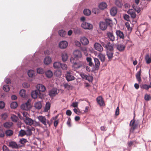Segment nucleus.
<instances>
[{"instance_id": "11", "label": "nucleus", "mask_w": 151, "mask_h": 151, "mask_svg": "<svg viewBox=\"0 0 151 151\" xmlns=\"http://www.w3.org/2000/svg\"><path fill=\"white\" fill-rule=\"evenodd\" d=\"M45 87L43 85L41 84H38L37 86V90L40 93L41 92H43L45 90Z\"/></svg>"}, {"instance_id": "60", "label": "nucleus", "mask_w": 151, "mask_h": 151, "mask_svg": "<svg viewBox=\"0 0 151 151\" xmlns=\"http://www.w3.org/2000/svg\"><path fill=\"white\" fill-rule=\"evenodd\" d=\"M60 68H62V69L63 70H66L67 69V66L66 64H62L61 63V66H60Z\"/></svg>"}, {"instance_id": "5", "label": "nucleus", "mask_w": 151, "mask_h": 151, "mask_svg": "<svg viewBox=\"0 0 151 151\" xmlns=\"http://www.w3.org/2000/svg\"><path fill=\"white\" fill-rule=\"evenodd\" d=\"M102 45L105 47L106 49V51H113L114 45L113 43L108 42L107 44H105L104 43L102 42Z\"/></svg>"}, {"instance_id": "38", "label": "nucleus", "mask_w": 151, "mask_h": 151, "mask_svg": "<svg viewBox=\"0 0 151 151\" xmlns=\"http://www.w3.org/2000/svg\"><path fill=\"white\" fill-rule=\"evenodd\" d=\"M141 75V71L140 70L138 71L136 74V78L137 81L139 82H140L141 81V78L140 77Z\"/></svg>"}, {"instance_id": "27", "label": "nucleus", "mask_w": 151, "mask_h": 151, "mask_svg": "<svg viewBox=\"0 0 151 151\" xmlns=\"http://www.w3.org/2000/svg\"><path fill=\"white\" fill-rule=\"evenodd\" d=\"M113 51H106V55L109 60L111 59L113 57Z\"/></svg>"}, {"instance_id": "53", "label": "nucleus", "mask_w": 151, "mask_h": 151, "mask_svg": "<svg viewBox=\"0 0 151 151\" xmlns=\"http://www.w3.org/2000/svg\"><path fill=\"white\" fill-rule=\"evenodd\" d=\"M63 86L65 88L68 89H69L72 87V86L69 85L67 83H65L64 84H63Z\"/></svg>"}, {"instance_id": "31", "label": "nucleus", "mask_w": 151, "mask_h": 151, "mask_svg": "<svg viewBox=\"0 0 151 151\" xmlns=\"http://www.w3.org/2000/svg\"><path fill=\"white\" fill-rule=\"evenodd\" d=\"M107 5L106 3L102 2L99 5V8L101 9H104L106 8Z\"/></svg>"}, {"instance_id": "29", "label": "nucleus", "mask_w": 151, "mask_h": 151, "mask_svg": "<svg viewBox=\"0 0 151 151\" xmlns=\"http://www.w3.org/2000/svg\"><path fill=\"white\" fill-rule=\"evenodd\" d=\"M61 63L58 62H55L53 63V66L54 68L56 69H58L60 68Z\"/></svg>"}, {"instance_id": "30", "label": "nucleus", "mask_w": 151, "mask_h": 151, "mask_svg": "<svg viewBox=\"0 0 151 151\" xmlns=\"http://www.w3.org/2000/svg\"><path fill=\"white\" fill-rule=\"evenodd\" d=\"M145 59L147 64H149L151 62V57L149 54H147L145 57Z\"/></svg>"}, {"instance_id": "49", "label": "nucleus", "mask_w": 151, "mask_h": 151, "mask_svg": "<svg viewBox=\"0 0 151 151\" xmlns=\"http://www.w3.org/2000/svg\"><path fill=\"white\" fill-rule=\"evenodd\" d=\"M10 106L12 108L15 109L17 107V104L16 102H13L11 104Z\"/></svg>"}, {"instance_id": "23", "label": "nucleus", "mask_w": 151, "mask_h": 151, "mask_svg": "<svg viewBox=\"0 0 151 151\" xmlns=\"http://www.w3.org/2000/svg\"><path fill=\"white\" fill-rule=\"evenodd\" d=\"M74 55L76 58H81L82 56L81 52L78 50H75L73 52Z\"/></svg>"}, {"instance_id": "13", "label": "nucleus", "mask_w": 151, "mask_h": 151, "mask_svg": "<svg viewBox=\"0 0 151 151\" xmlns=\"http://www.w3.org/2000/svg\"><path fill=\"white\" fill-rule=\"evenodd\" d=\"M8 146L12 148L18 149L19 147L17 143L14 141L10 142H9Z\"/></svg>"}, {"instance_id": "61", "label": "nucleus", "mask_w": 151, "mask_h": 151, "mask_svg": "<svg viewBox=\"0 0 151 151\" xmlns=\"http://www.w3.org/2000/svg\"><path fill=\"white\" fill-rule=\"evenodd\" d=\"M142 87L143 88L146 90H148L149 88H150L149 85L146 84L143 85L142 86Z\"/></svg>"}, {"instance_id": "22", "label": "nucleus", "mask_w": 151, "mask_h": 151, "mask_svg": "<svg viewBox=\"0 0 151 151\" xmlns=\"http://www.w3.org/2000/svg\"><path fill=\"white\" fill-rule=\"evenodd\" d=\"M117 9L115 7H114L111 9L110 13L111 15L113 16H114L116 15L117 12Z\"/></svg>"}, {"instance_id": "58", "label": "nucleus", "mask_w": 151, "mask_h": 151, "mask_svg": "<svg viewBox=\"0 0 151 151\" xmlns=\"http://www.w3.org/2000/svg\"><path fill=\"white\" fill-rule=\"evenodd\" d=\"M73 111L76 114L78 115H80L81 114V112L79 109H76L74 108L73 109Z\"/></svg>"}, {"instance_id": "32", "label": "nucleus", "mask_w": 151, "mask_h": 151, "mask_svg": "<svg viewBox=\"0 0 151 151\" xmlns=\"http://www.w3.org/2000/svg\"><path fill=\"white\" fill-rule=\"evenodd\" d=\"M50 104L49 102H47L45 106L44 109V111L45 112H47L50 108Z\"/></svg>"}, {"instance_id": "56", "label": "nucleus", "mask_w": 151, "mask_h": 151, "mask_svg": "<svg viewBox=\"0 0 151 151\" xmlns=\"http://www.w3.org/2000/svg\"><path fill=\"white\" fill-rule=\"evenodd\" d=\"M151 99V96L149 95L146 94L144 96V99L145 100L148 101L150 100Z\"/></svg>"}, {"instance_id": "12", "label": "nucleus", "mask_w": 151, "mask_h": 151, "mask_svg": "<svg viewBox=\"0 0 151 151\" xmlns=\"http://www.w3.org/2000/svg\"><path fill=\"white\" fill-rule=\"evenodd\" d=\"M68 45V43L65 41H63L60 42L59 45V47L61 49H65Z\"/></svg>"}, {"instance_id": "1", "label": "nucleus", "mask_w": 151, "mask_h": 151, "mask_svg": "<svg viewBox=\"0 0 151 151\" xmlns=\"http://www.w3.org/2000/svg\"><path fill=\"white\" fill-rule=\"evenodd\" d=\"M71 63L73 64L72 68L74 70L80 68L82 66V63L78 61H76L75 58L72 57L70 59Z\"/></svg>"}, {"instance_id": "39", "label": "nucleus", "mask_w": 151, "mask_h": 151, "mask_svg": "<svg viewBox=\"0 0 151 151\" xmlns=\"http://www.w3.org/2000/svg\"><path fill=\"white\" fill-rule=\"evenodd\" d=\"M1 117L2 119L3 120H6L8 117V115L7 113H4L1 114Z\"/></svg>"}, {"instance_id": "62", "label": "nucleus", "mask_w": 151, "mask_h": 151, "mask_svg": "<svg viewBox=\"0 0 151 151\" xmlns=\"http://www.w3.org/2000/svg\"><path fill=\"white\" fill-rule=\"evenodd\" d=\"M78 102H74L72 104L71 106L73 107H77L78 106Z\"/></svg>"}, {"instance_id": "19", "label": "nucleus", "mask_w": 151, "mask_h": 151, "mask_svg": "<svg viewBox=\"0 0 151 151\" xmlns=\"http://www.w3.org/2000/svg\"><path fill=\"white\" fill-rule=\"evenodd\" d=\"M116 33L117 36L120 38L123 39L124 37V35L123 32L120 30H117L116 31Z\"/></svg>"}, {"instance_id": "14", "label": "nucleus", "mask_w": 151, "mask_h": 151, "mask_svg": "<svg viewBox=\"0 0 151 151\" xmlns=\"http://www.w3.org/2000/svg\"><path fill=\"white\" fill-rule=\"evenodd\" d=\"M58 93L57 89L56 88H53L50 91L49 94L50 96H54Z\"/></svg>"}, {"instance_id": "3", "label": "nucleus", "mask_w": 151, "mask_h": 151, "mask_svg": "<svg viewBox=\"0 0 151 151\" xmlns=\"http://www.w3.org/2000/svg\"><path fill=\"white\" fill-rule=\"evenodd\" d=\"M31 95L32 97L34 99H36L37 97L40 99H42L43 97V94L41 93H40L37 89L32 91Z\"/></svg>"}, {"instance_id": "35", "label": "nucleus", "mask_w": 151, "mask_h": 151, "mask_svg": "<svg viewBox=\"0 0 151 151\" xmlns=\"http://www.w3.org/2000/svg\"><path fill=\"white\" fill-rule=\"evenodd\" d=\"M19 94L22 97L25 98L26 96V92L25 90L24 89L21 90L19 91Z\"/></svg>"}, {"instance_id": "21", "label": "nucleus", "mask_w": 151, "mask_h": 151, "mask_svg": "<svg viewBox=\"0 0 151 151\" xmlns=\"http://www.w3.org/2000/svg\"><path fill=\"white\" fill-rule=\"evenodd\" d=\"M51 61L52 60L51 58L49 56L46 57L44 60V63L46 65L49 64Z\"/></svg>"}, {"instance_id": "28", "label": "nucleus", "mask_w": 151, "mask_h": 151, "mask_svg": "<svg viewBox=\"0 0 151 151\" xmlns=\"http://www.w3.org/2000/svg\"><path fill=\"white\" fill-rule=\"evenodd\" d=\"M107 35L110 40L113 41L115 40V37L113 33L109 32L107 33Z\"/></svg>"}, {"instance_id": "51", "label": "nucleus", "mask_w": 151, "mask_h": 151, "mask_svg": "<svg viewBox=\"0 0 151 151\" xmlns=\"http://www.w3.org/2000/svg\"><path fill=\"white\" fill-rule=\"evenodd\" d=\"M3 90L6 92L8 91L9 90V88L8 85L6 84L3 86Z\"/></svg>"}, {"instance_id": "40", "label": "nucleus", "mask_w": 151, "mask_h": 151, "mask_svg": "<svg viewBox=\"0 0 151 151\" xmlns=\"http://www.w3.org/2000/svg\"><path fill=\"white\" fill-rule=\"evenodd\" d=\"M94 61L96 68H98L100 65V63L99 60L97 58H94Z\"/></svg>"}, {"instance_id": "52", "label": "nucleus", "mask_w": 151, "mask_h": 151, "mask_svg": "<svg viewBox=\"0 0 151 151\" xmlns=\"http://www.w3.org/2000/svg\"><path fill=\"white\" fill-rule=\"evenodd\" d=\"M86 60L89 63V65L90 66H92L93 65V63H92V59L91 58L87 57L86 58Z\"/></svg>"}, {"instance_id": "6", "label": "nucleus", "mask_w": 151, "mask_h": 151, "mask_svg": "<svg viewBox=\"0 0 151 151\" xmlns=\"http://www.w3.org/2000/svg\"><path fill=\"white\" fill-rule=\"evenodd\" d=\"M29 101V100H28L26 103L22 104L21 107L22 109L28 111L31 108V105Z\"/></svg>"}, {"instance_id": "57", "label": "nucleus", "mask_w": 151, "mask_h": 151, "mask_svg": "<svg viewBox=\"0 0 151 151\" xmlns=\"http://www.w3.org/2000/svg\"><path fill=\"white\" fill-rule=\"evenodd\" d=\"M23 86L25 88H27L30 86L29 84L27 82H24L22 84Z\"/></svg>"}, {"instance_id": "8", "label": "nucleus", "mask_w": 151, "mask_h": 151, "mask_svg": "<svg viewBox=\"0 0 151 151\" xmlns=\"http://www.w3.org/2000/svg\"><path fill=\"white\" fill-rule=\"evenodd\" d=\"M134 123L135 120L134 119L132 120L130 122L129 125L132 127L130 130V133L131 132H132L133 130L137 127V125L136 124H135Z\"/></svg>"}, {"instance_id": "7", "label": "nucleus", "mask_w": 151, "mask_h": 151, "mask_svg": "<svg viewBox=\"0 0 151 151\" xmlns=\"http://www.w3.org/2000/svg\"><path fill=\"white\" fill-rule=\"evenodd\" d=\"M81 27L85 29H92L93 28V25L89 23L83 22L81 24Z\"/></svg>"}, {"instance_id": "54", "label": "nucleus", "mask_w": 151, "mask_h": 151, "mask_svg": "<svg viewBox=\"0 0 151 151\" xmlns=\"http://www.w3.org/2000/svg\"><path fill=\"white\" fill-rule=\"evenodd\" d=\"M85 79L89 82H92L93 80V77L87 75Z\"/></svg>"}, {"instance_id": "64", "label": "nucleus", "mask_w": 151, "mask_h": 151, "mask_svg": "<svg viewBox=\"0 0 151 151\" xmlns=\"http://www.w3.org/2000/svg\"><path fill=\"white\" fill-rule=\"evenodd\" d=\"M3 151H9V148L6 146L5 145L3 146Z\"/></svg>"}, {"instance_id": "25", "label": "nucleus", "mask_w": 151, "mask_h": 151, "mask_svg": "<svg viewBox=\"0 0 151 151\" xmlns=\"http://www.w3.org/2000/svg\"><path fill=\"white\" fill-rule=\"evenodd\" d=\"M34 106L38 110L40 109L42 106L41 102L39 101L35 102L34 104Z\"/></svg>"}, {"instance_id": "45", "label": "nucleus", "mask_w": 151, "mask_h": 151, "mask_svg": "<svg viewBox=\"0 0 151 151\" xmlns=\"http://www.w3.org/2000/svg\"><path fill=\"white\" fill-rule=\"evenodd\" d=\"M83 12L84 14L86 16L89 15L91 13V12L90 10L88 9H84Z\"/></svg>"}, {"instance_id": "18", "label": "nucleus", "mask_w": 151, "mask_h": 151, "mask_svg": "<svg viewBox=\"0 0 151 151\" xmlns=\"http://www.w3.org/2000/svg\"><path fill=\"white\" fill-rule=\"evenodd\" d=\"M96 101L97 103L100 106H102L104 105V102L101 96H100L98 97L96 99Z\"/></svg>"}, {"instance_id": "26", "label": "nucleus", "mask_w": 151, "mask_h": 151, "mask_svg": "<svg viewBox=\"0 0 151 151\" xmlns=\"http://www.w3.org/2000/svg\"><path fill=\"white\" fill-rule=\"evenodd\" d=\"M28 76L30 77H32L35 76V71L32 70H29L27 73Z\"/></svg>"}, {"instance_id": "16", "label": "nucleus", "mask_w": 151, "mask_h": 151, "mask_svg": "<svg viewBox=\"0 0 151 151\" xmlns=\"http://www.w3.org/2000/svg\"><path fill=\"white\" fill-rule=\"evenodd\" d=\"M80 41L81 43L84 45H86L89 43L88 39L85 37H82L80 39Z\"/></svg>"}, {"instance_id": "44", "label": "nucleus", "mask_w": 151, "mask_h": 151, "mask_svg": "<svg viewBox=\"0 0 151 151\" xmlns=\"http://www.w3.org/2000/svg\"><path fill=\"white\" fill-rule=\"evenodd\" d=\"M105 22L107 24V25H108L111 27L112 26V21L110 19H106Z\"/></svg>"}, {"instance_id": "55", "label": "nucleus", "mask_w": 151, "mask_h": 151, "mask_svg": "<svg viewBox=\"0 0 151 151\" xmlns=\"http://www.w3.org/2000/svg\"><path fill=\"white\" fill-rule=\"evenodd\" d=\"M133 8L135 10V11H136L138 13H139L140 12L141 10L140 8L137 7V6H135L134 5L133 6Z\"/></svg>"}, {"instance_id": "34", "label": "nucleus", "mask_w": 151, "mask_h": 151, "mask_svg": "<svg viewBox=\"0 0 151 151\" xmlns=\"http://www.w3.org/2000/svg\"><path fill=\"white\" fill-rule=\"evenodd\" d=\"M45 75L46 76L49 78H50L53 75V73L50 70H48L45 72Z\"/></svg>"}, {"instance_id": "4", "label": "nucleus", "mask_w": 151, "mask_h": 151, "mask_svg": "<svg viewBox=\"0 0 151 151\" xmlns=\"http://www.w3.org/2000/svg\"><path fill=\"white\" fill-rule=\"evenodd\" d=\"M65 76L66 79L68 81L74 80L75 79L73 72L72 71H67Z\"/></svg>"}, {"instance_id": "48", "label": "nucleus", "mask_w": 151, "mask_h": 151, "mask_svg": "<svg viewBox=\"0 0 151 151\" xmlns=\"http://www.w3.org/2000/svg\"><path fill=\"white\" fill-rule=\"evenodd\" d=\"M37 73L41 74H43L44 73L43 69L41 68H37Z\"/></svg>"}, {"instance_id": "24", "label": "nucleus", "mask_w": 151, "mask_h": 151, "mask_svg": "<svg viewBox=\"0 0 151 151\" xmlns=\"http://www.w3.org/2000/svg\"><path fill=\"white\" fill-rule=\"evenodd\" d=\"M61 57L62 60L63 62H65L67 60L68 56L66 52H63L61 54Z\"/></svg>"}, {"instance_id": "59", "label": "nucleus", "mask_w": 151, "mask_h": 151, "mask_svg": "<svg viewBox=\"0 0 151 151\" xmlns=\"http://www.w3.org/2000/svg\"><path fill=\"white\" fill-rule=\"evenodd\" d=\"M27 142L26 139L24 138H22L20 139L19 142L22 144H24Z\"/></svg>"}, {"instance_id": "37", "label": "nucleus", "mask_w": 151, "mask_h": 151, "mask_svg": "<svg viewBox=\"0 0 151 151\" xmlns=\"http://www.w3.org/2000/svg\"><path fill=\"white\" fill-rule=\"evenodd\" d=\"M13 133V132L11 130H7L5 132V134L7 136H10Z\"/></svg>"}, {"instance_id": "46", "label": "nucleus", "mask_w": 151, "mask_h": 151, "mask_svg": "<svg viewBox=\"0 0 151 151\" xmlns=\"http://www.w3.org/2000/svg\"><path fill=\"white\" fill-rule=\"evenodd\" d=\"M58 33L60 36L63 37L65 35L66 32L65 31L61 29L59 31Z\"/></svg>"}, {"instance_id": "63", "label": "nucleus", "mask_w": 151, "mask_h": 151, "mask_svg": "<svg viewBox=\"0 0 151 151\" xmlns=\"http://www.w3.org/2000/svg\"><path fill=\"white\" fill-rule=\"evenodd\" d=\"M80 75L82 78L85 79L87 76L86 75L83 73H81Z\"/></svg>"}, {"instance_id": "41", "label": "nucleus", "mask_w": 151, "mask_h": 151, "mask_svg": "<svg viewBox=\"0 0 151 151\" xmlns=\"http://www.w3.org/2000/svg\"><path fill=\"white\" fill-rule=\"evenodd\" d=\"M115 4L116 6L120 8L122 6V2L119 0H116L115 1Z\"/></svg>"}, {"instance_id": "15", "label": "nucleus", "mask_w": 151, "mask_h": 151, "mask_svg": "<svg viewBox=\"0 0 151 151\" xmlns=\"http://www.w3.org/2000/svg\"><path fill=\"white\" fill-rule=\"evenodd\" d=\"M33 128L32 127H27L26 128L25 132L26 135L27 136H29L32 135V131L33 130Z\"/></svg>"}, {"instance_id": "47", "label": "nucleus", "mask_w": 151, "mask_h": 151, "mask_svg": "<svg viewBox=\"0 0 151 151\" xmlns=\"http://www.w3.org/2000/svg\"><path fill=\"white\" fill-rule=\"evenodd\" d=\"M11 119L13 122H16L18 119V118L16 116L12 115L11 116Z\"/></svg>"}, {"instance_id": "50", "label": "nucleus", "mask_w": 151, "mask_h": 151, "mask_svg": "<svg viewBox=\"0 0 151 151\" xmlns=\"http://www.w3.org/2000/svg\"><path fill=\"white\" fill-rule=\"evenodd\" d=\"M74 31L75 34H80L81 32V29L77 27H76L74 29Z\"/></svg>"}, {"instance_id": "17", "label": "nucleus", "mask_w": 151, "mask_h": 151, "mask_svg": "<svg viewBox=\"0 0 151 151\" xmlns=\"http://www.w3.org/2000/svg\"><path fill=\"white\" fill-rule=\"evenodd\" d=\"M127 13L130 14L132 18H134L136 16L135 11L132 9H129L127 12Z\"/></svg>"}, {"instance_id": "43", "label": "nucleus", "mask_w": 151, "mask_h": 151, "mask_svg": "<svg viewBox=\"0 0 151 151\" xmlns=\"http://www.w3.org/2000/svg\"><path fill=\"white\" fill-rule=\"evenodd\" d=\"M25 135H26L25 130L23 129H21L19 132V136L22 137Z\"/></svg>"}, {"instance_id": "33", "label": "nucleus", "mask_w": 151, "mask_h": 151, "mask_svg": "<svg viewBox=\"0 0 151 151\" xmlns=\"http://www.w3.org/2000/svg\"><path fill=\"white\" fill-rule=\"evenodd\" d=\"M13 124L12 122H7L4 124V126L6 128H9L12 126Z\"/></svg>"}, {"instance_id": "36", "label": "nucleus", "mask_w": 151, "mask_h": 151, "mask_svg": "<svg viewBox=\"0 0 151 151\" xmlns=\"http://www.w3.org/2000/svg\"><path fill=\"white\" fill-rule=\"evenodd\" d=\"M125 48V46L124 45L120 44L117 45V48L119 51L123 50Z\"/></svg>"}, {"instance_id": "2", "label": "nucleus", "mask_w": 151, "mask_h": 151, "mask_svg": "<svg viewBox=\"0 0 151 151\" xmlns=\"http://www.w3.org/2000/svg\"><path fill=\"white\" fill-rule=\"evenodd\" d=\"M37 119L39 121L45 126H47V124L49 127L51 125V123L48 120H47L46 118L44 116H39L37 117Z\"/></svg>"}, {"instance_id": "42", "label": "nucleus", "mask_w": 151, "mask_h": 151, "mask_svg": "<svg viewBox=\"0 0 151 151\" xmlns=\"http://www.w3.org/2000/svg\"><path fill=\"white\" fill-rule=\"evenodd\" d=\"M99 59L102 62H104L105 60V55L101 53H100L98 56Z\"/></svg>"}, {"instance_id": "10", "label": "nucleus", "mask_w": 151, "mask_h": 151, "mask_svg": "<svg viewBox=\"0 0 151 151\" xmlns=\"http://www.w3.org/2000/svg\"><path fill=\"white\" fill-rule=\"evenodd\" d=\"M94 47L96 50L100 52L102 51L103 50L102 46L100 44L97 42L95 43L94 44Z\"/></svg>"}, {"instance_id": "9", "label": "nucleus", "mask_w": 151, "mask_h": 151, "mask_svg": "<svg viewBox=\"0 0 151 151\" xmlns=\"http://www.w3.org/2000/svg\"><path fill=\"white\" fill-rule=\"evenodd\" d=\"M24 121L26 124L29 125L31 126L33 123V120L29 117L24 118Z\"/></svg>"}, {"instance_id": "20", "label": "nucleus", "mask_w": 151, "mask_h": 151, "mask_svg": "<svg viewBox=\"0 0 151 151\" xmlns=\"http://www.w3.org/2000/svg\"><path fill=\"white\" fill-rule=\"evenodd\" d=\"M100 28L102 30H105L107 28V24L105 22H101L99 24Z\"/></svg>"}]
</instances>
